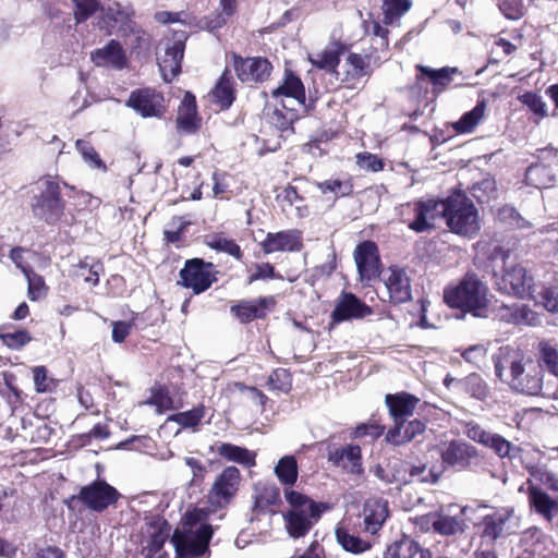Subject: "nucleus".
Here are the masks:
<instances>
[{
  "label": "nucleus",
  "instance_id": "6e6552de",
  "mask_svg": "<svg viewBox=\"0 0 558 558\" xmlns=\"http://www.w3.org/2000/svg\"><path fill=\"white\" fill-rule=\"evenodd\" d=\"M496 286L499 291L521 299L536 296L537 284L526 269L520 265L506 269L504 275L497 279Z\"/></svg>",
  "mask_w": 558,
  "mask_h": 558
},
{
  "label": "nucleus",
  "instance_id": "8fccbe9b",
  "mask_svg": "<svg viewBox=\"0 0 558 558\" xmlns=\"http://www.w3.org/2000/svg\"><path fill=\"white\" fill-rule=\"evenodd\" d=\"M411 5L410 0H383L384 23L392 24L407 13Z\"/></svg>",
  "mask_w": 558,
  "mask_h": 558
},
{
  "label": "nucleus",
  "instance_id": "a18cd8bd",
  "mask_svg": "<svg viewBox=\"0 0 558 558\" xmlns=\"http://www.w3.org/2000/svg\"><path fill=\"white\" fill-rule=\"evenodd\" d=\"M404 208L414 215V219L408 223L409 229L416 233H423L433 229V225L427 220V210L424 208L423 203L420 201L408 203Z\"/></svg>",
  "mask_w": 558,
  "mask_h": 558
},
{
  "label": "nucleus",
  "instance_id": "5701e85b",
  "mask_svg": "<svg viewBox=\"0 0 558 558\" xmlns=\"http://www.w3.org/2000/svg\"><path fill=\"white\" fill-rule=\"evenodd\" d=\"M329 461L350 474L361 475L364 471L361 448L357 445H348L330 452Z\"/></svg>",
  "mask_w": 558,
  "mask_h": 558
},
{
  "label": "nucleus",
  "instance_id": "ea45409f",
  "mask_svg": "<svg viewBox=\"0 0 558 558\" xmlns=\"http://www.w3.org/2000/svg\"><path fill=\"white\" fill-rule=\"evenodd\" d=\"M205 242L210 248L226 253L238 260H241L243 257L241 247L234 240L226 236L223 233L209 234L206 236Z\"/></svg>",
  "mask_w": 558,
  "mask_h": 558
},
{
  "label": "nucleus",
  "instance_id": "f3484780",
  "mask_svg": "<svg viewBox=\"0 0 558 558\" xmlns=\"http://www.w3.org/2000/svg\"><path fill=\"white\" fill-rule=\"evenodd\" d=\"M384 283L392 303L400 304L411 300L410 279L403 269L389 268L384 276Z\"/></svg>",
  "mask_w": 558,
  "mask_h": 558
},
{
  "label": "nucleus",
  "instance_id": "c9c22d12",
  "mask_svg": "<svg viewBox=\"0 0 558 558\" xmlns=\"http://www.w3.org/2000/svg\"><path fill=\"white\" fill-rule=\"evenodd\" d=\"M213 102L221 110L228 109L234 101V90L230 72L226 70L210 93Z\"/></svg>",
  "mask_w": 558,
  "mask_h": 558
},
{
  "label": "nucleus",
  "instance_id": "37998d69",
  "mask_svg": "<svg viewBox=\"0 0 558 558\" xmlns=\"http://www.w3.org/2000/svg\"><path fill=\"white\" fill-rule=\"evenodd\" d=\"M541 366L558 378V349L550 341L538 343Z\"/></svg>",
  "mask_w": 558,
  "mask_h": 558
},
{
  "label": "nucleus",
  "instance_id": "de8ad7c7",
  "mask_svg": "<svg viewBox=\"0 0 558 558\" xmlns=\"http://www.w3.org/2000/svg\"><path fill=\"white\" fill-rule=\"evenodd\" d=\"M317 187L324 194H332L333 198L349 196L353 192V184L350 180L330 179L318 182Z\"/></svg>",
  "mask_w": 558,
  "mask_h": 558
},
{
  "label": "nucleus",
  "instance_id": "0eeeda50",
  "mask_svg": "<svg viewBox=\"0 0 558 558\" xmlns=\"http://www.w3.org/2000/svg\"><path fill=\"white\" fill-rule=\"evenodd\" d=\"M242 483L241 472L236 466H226L217 474L207 500L214 510L226 509L235 498Z\"/></svg>",
  "mask_w": 558,
  "mask_h": 558
},
{
  "label": "nucleus",
  "instance_id": "4d7b16f0",
  "mask_svg": "<svg viewBox=\"0 0 558 558\" xmlns=\"http://www.w3.org/2000/svg\"><path fill=\"white\" fill-rule=\"evenodd\" d=\"M423 203L424 208L427 210L426 217L427 220L434 226V222L438 218H447V211L449 207V197L446 199H426V201H420Z\"/></svg>",
  "mask_w": 558,
  "mask_h": 558
},
{
  "label": "nucleus",
  "instance_id": "ddd939ff",
  "mask_svg": "<svg viewBox=\"0 0 558 558\" xmlns=\"http://www.w3.org/2000/svg\"><path fill=\"white\" fill-rule=\"evenodd\" d=\"M509 386L519 392L537 396L542 392V371L532 361L525 360L522 364V372L512 379Z\"/></svg>",
  "mask_w": 558,
  "mask_h": 558
},
{
  "label": "nucleus",
  "instance_id": "39448f33",
  "mask_svg": "<svg viewBox=\"0 0 558 558\" xmlns=\"http://www.w3.org/2000/svg\"><path fill=\"white\" fill-rule=\"evenodd\" d=\"M120 493L104 480H96L81 487L78 495L71 496L66 501L69 509L74 510L78 504L95 512H102L114 505Z\"/></svg>",
  "mask_w": 558,
  "mask_h": 558
},
{
  "label": "nucleus",
  "instance_id": "5fc2aeb1",
  "mask_svg": "<svg viewBox=\"0 0 558 558\" xmlns=\"http://www.w3.org/2000/svg\"><path fill=\"white\" fill-rule=\"evenodd\" d=\"M145 403L156 407V411L158 413H163L174 409V401L169 391L163 387L154 389L151 391V396Z\"/></svg>",
  "mask_w": 558,
  "mask_h": 558
},
{
  "label": "nucleus",
  "instance_id": "09e8293b",
  "mask_svg": "<svg viewBox=\"0 0 558 558\" xmlns=\"http://www.w3.org/2000/svg\"><path fill=\"white\" fill-rule=\"evenodd\" d=\"M281 105L286 112L276 108L269 116V120L278 130L288 131L292 129V124L298 119V114L295 108L290 107L284 100H282Z\"/></svg>",
  "mask_w": 558,
  "mask_h": 558
},
{
  "label": "nucleus",
  "instance_id": "393cba45",
  "mask_svg": "<svg viewBox=\"0 0 558 558\" xmlns=\"http://www.w3.org/2000/svg\"><path fill=\"white\" fill-rule=\"evenodd\" d=\"M364 527L371 534H376L388 518V502L379 498L367 499L363 507Z\"/></svg>",
  "mask_w": 558,
  "mask_h": 558
},
{
  "label": "nucleus",
  "instance_id": "a878e982",
  "mask_svg": "<svg viewBox=\"0 0 558 558\" xmlns=\"http://www.w3.org/2000/svg\"><path fill=\"white\" fill-rule=\"evenodd\" d=\"M271 96L276 99L286 97L288 105L296 104L305 106V90L302 81L292 72H287L281 85L271 90Z\"/></svg>",
  "mask_w": 558,
  "mask_h": 558
},
{
  "label": "nucleus",
  "instance_id": "9d476101",
  "mask_svg": "<svg viewBox=\"0 0 558 558\" xmlns=\"http://www.w3.org/2000/svg\"><path fill=\"white\" fill-rule=\"evenodd\" d=\"M126 105L144 118L160 117L163 112V96L151 88L133 90Z\"/></svg>",
  "mask_w": 558,
  "mask_h": 558
},
{
  "label": "nucleus",
  "instance_id": "a19ab883",
  "mask_svg": "<svg viewBox=\"0 0 558 558\" xmlns=\"http://www.w3.org/2000/svg\"><path fill=\"white\" fill-rule=\"evenodd\" d=\"M485 108V101H480L471 111L464 113L460 120L452 123L453 130L459 134L472 132L483 119Z\"/></svg>",
  "mask_w": 558,
  "mask_h": 558
},
{
  "label": "nucleus",
  "instance_id": "6e6d98bb",
  "mask_svg": "<svg viewBox=\"0 0 558 558\" xmlns=\"http://www.w3.org/2000/svg\"><path fill=\"white\" fill-rule=\"evenodd\" d=\"M76 276L84 279L85 282L96 286L99 282V274L102 271V265L98 262L89 263L88 258L81 260L77 265Z\"/></svg>",
  "mask_w": 558,
  "mask_h": 558
},
{
  "label": "nucleus",
  "instance_id": "f257e3e1",
  "mask_svg": "<svg viewBox=\"0 0 558 558\" xmlns=\"http://www.w3.org/2000/svg\"><path fill=\"white\" fill-rule=\"evenodd\" d=\"M445 302L453 308L470 312L475 317H486V287L474 274L465 277L453 288L445 290Z\"/></svg>",
  "mask_w": 558,
  "mask_h": 558
},
{
  "label": "nucleus",
  "instance_id": "603ef678",
  "mask_svg": "<svg viewBox=\"0 0 558 558\" xmlns=\"http://www.w3.org/2000/svg\"><path fill=\"white\" fill-rule=\"evenodd\" d=\"M310 61L318 69L333 72L339 64V52L336 49H326L311 56Z\"/></svg>",
  "mask_w": 558,
  "mask_h": 558
},
{
  "label": "nucleus",
  "instance_id": "49530a36",
  "mask_svg": "<svg viewBox=\"0 0 558 558\" xmlns=\"http://www.w3.org/2000/svg\"><path fill=\"white\" fill-rule=\"evenodd\" d=\"M336 536L341 547L349 553L361 554L371 548V544L368 542L349 533V531L342 527L336 530Z\"/></svg>",
  "mask_w": 558,
  "mask_h": 558
},
{
  "label": "nucleus",
  "instance_id": "20e7f679",
  "mask_svg": "<svg viewBox=\"0 0 558 558\" xmlns=\"http://www.w3.org/2000/svg\"><path fill=\"white\" fill-rule=\"evenodd\" d=\"M214 531L209 524H184L171 537L178 558H201L209 556V542Z\"/></svg>",
  "mask_w": 558,
  "mask_h": 558
},
{
  "label": "nucleus",
  "instance_id": "864d4df0",
  "mask_svg": "<svg viewBox=\"0 0 558 558\" xmlns=\"http://www.w3.org/2000/svg\"><path fill=\"white\" fill-rule=\"evenodd\" d=\"M76 149L82 155L85 162L89 165L90 168L99 169L101 171H106L107 167L105 162L101 160L99 154L95 150V148L86 141L77 140L75 143Z\"/></svg>",
  "mask_w": 558,
  "mask_h": 558
},
{
  "label": "nucleus",
  "instance_id": "bb28decb",
  "mask_svg": "<svg viewBox=\"0 0 558 558\" xmlns=\"http://www.w3.org/2000/svg\"><path fill=\"white\" fill-rule=\"evenodd\" d=\"M274 304L272 298H259L258 300L242 301L231 306V313L241 322L248 323L256 318H263L267 308Z\"/></svg>",
  "mask_w": 558,
  "mask_h": 558
},
{
  "label": "nucleus",
  "instance_id": "cd10ccee",
  "mask_svg": "<svg viewBox=\"0 0 558 558\" xmlns=\"http://www.w3.org/2000/svg\"><path fill=\"white\" fill-rule=\"evenodd\" d=\"M494 221L495 227L501 231L525 230L533 227L531 221L525 219L514 207L509 205L497 209Z\"/></svg>",
  "mask_w": 558,
  "mask_h": 558
},
{
  "label": "nucleus",
  "instance_id": "2eb2a0df",
  "mask_svg": "<svg viewBox=\"0 0 558 558\" xmlns=\"http://www.w3.org/2000/svg\"><path fill=\"white\" fill-rule=\"evenodd\" d=\"M234 68L238 77L242 82H263L269 75L272 69L270 62L264 58L234 57Z\"/></svg>",
  "mask_w": 558,
  "mask_h": 558
},
{
  "label": "nucleus",
  "instance_id": "6ab92c4d",
  "mask_svg": "<svg viewBox=\"0 0 558 558\" xmlns=\"http://www.w3.org/2000/svg\"><path fill=\"white\" fill-rule=\"evenodd\" d=\"M90 58L95 65L112 68L114 70H122L128 63L121 44L114 39L109 40L102 48L93 51Z\"/></svg>",
  "mask_w": 558,
  "mask_h": 558
},
{
  "label": "nucleus",
  "instance_id": "1a4fd4ad",
  "mask_svg": "<svg viewBox=\"0 0 558 558\" xmlns=\"http://www.w3.org/2000/svg\"><path fill=\"white\" fill-rule=\"evenodd\" d=\"M211 267L210 263L198 258L187 260L184 268L180 270L181 283L191 288L196 294L204 292L215 280Z\"/></svg>",
  "mask_w": 558,
  "mask_h": 558
},
{
  "label": "nucleus",
  "instance_id": "c03bdc74",
  "mask_svg": "<svg viewBox=\"0 0 558 558\" xmlns=\"http://www.w3.org/2000/svg\"><path fill=\"white\" fill-rule=\"evenodd\" d=\"M275 474L284 485H293L298 480V462L293 456L282 457L275 466Z\"/></svg>",
  "mask_w": 558,
  "mask_h": 558
},
{
  "label": "nucleus",
  "instance_id": "dca6fc26",
  "mask_svg": "<svg viewBox=\"0 0 558 558\" xmlns=\"http://www.w3.org/2000/svg\"><path fill=\"white\" fill-rule=\"evenodd\" d=\"M260 246L265 254L284 251L299 252L302 248L301 232L298 230L268 232Z\"/></svg>",
  "mask_w": 558,
  "mask_h": 558
},
{
  "label": "nucleus",
  "instance_id": "f704fd0d",
  "mask_svg": "<svg viewBox=\"0 0 558 558\" xmlns=\"http://www.w3.org/2000/svg\"><path fill=\"white\" fill-rule=\"evenodd\" d=\"M22 517V502L14 489L0 492V518L8 522H16Z\"/></svg>",
  "mask_w": 558,
  "mask_h": 558
},
{
  "label": "nucleus",
  "instance_id": "72a5a7b5",
  "mask_svg": "<svg viewBox=\"0 0 558 558\" xmlns=\"http://www.w3.org/2000/svg\"><path fill=\"white\" fill-rule=\"evenodd\" d=\"M215 451L228 461L236 462L248 468L255 465V453L246 448L229 442H218L215 447Z\"/></svg>",
  "mask_w": 558,
  "mask_h": 558
},
{
  "label": "nucleus",
  "instance_id": "052dcab7",
  "mask_svg": "<svg viewBox=\"0 0 558 558\" xmlns=\"http://www.w3.org/2000/svg\"><path fill=\"white\" fill-rule=\"evenodd\" d=\"M500 12L509 20H520L525 13L523 0H496Z\"/></svg>",
  "mask_w": 558,
  "mask_h": 558
},
{
  "label": "nucleus",
  "instance_id": "bf43d9fd",
  "mask_svg": "<svg viewBox=\"0 0 558 558\" xmlns=\"http://www.w3.org/2000/svg\"><path fill=\"white\" fill-rule=\"evenodd\" d=\"M441 472V470H437L436 468L427 470L425 464L409 466L410 482L417 480L421 483H436Z\"/></svg>",
  "mask_w": 558,
  "mask_h": 558
},
{
  "label": "nucleus",
  "instance_id": "4468645a",
  "mask_svg": "<svg viewBox=\"0 0 558 558\" xmlns=\"http://www.w3.org/2000/svg\"><path fill=\"white\" fill-rule=\"evenodd\" d=\"M485 508L486 506H478L477 508L465 506L459 510V514L438 513L436 533L446 536L463 533L466 527L465 521H473L474 524H477L473 514L476 510Z\"/></svg>",
  "mask_w": 558,
  "mask_h": 558
},
{
  "label": "nucleus",
  "instance_id": "4be33fe9",
  "mask_svg": "<svg viewBox=\"0 0 558 558\" xmlns=\"http://www.w3.org/2000/svg\"><path fill=\"white\" fill-rule=\"evenodd\" d=\"M444 466H465L470 459L475 454L473 447L468 444L453 440L449 444H444L438 448Z\"/></svg>",
  "mask_w": 558,
  "mask_h": 558
},
{
  "label": "nucleus",
  "instance_id": "aec40b11",
  "mask_svg": "<svg viewBox=\"0 0 558 558\" xmlns=\"http://www.w3.org/2000/svg\"><path fill=\"white\" fill-rule=\"evenodd\" d=\"M373 313L372 308L352 293H344L337 303L331 317L340 323L352 318H363Z\"/></svg>",
  "mask_w": 558,
  "mask_h": 558
},
{
  "label": "nucleus",
  "instance_id": "c756f323",
  "mask_svg": "<svg viewBox=\"0 0 558 558\" xmlns=\"http://www.w3.org/2000/svg\"><path fill=\"white\" fill-rule=\"evenodd\" d=\"M177 126L187 134L194 133L199 128L195 97L190 93L185 94L179 107Z\"/></svg>",
  "mask_w": 558,
  "mask_h": 558
},
{
  "label": "nucleus",
  "instance_id": "338daca9",
  "mask_svg": "<svg viewBox=\"0 0 558 558\" xmlns=\"http://www.w3.org/2000/svg\"><path fill=\"white\" fill-rule=\"evenodd\" d=\"M162 525H166V522L158 520L156 521V525L149 527L148 547L150 551H158L167 538L168 533L163 532Z\"/></svg>",
  "mask_w": 558,
  "mask_h": 558
},
{
  "label": "nucleus",
  "instance_id": "13d9d810",
  "mask_svg": "<svg viewBox=\"0 0 558 558\" xmlns=\"http://www.w3.org/2000/svg\"><path fill=\"white\" fill-rule=\"evenodd\" d=\"M134 15V10L129 3L114 1L107 9L106 16L116 23H126Z\"/></svg>",
  "mask_w": 558,
  "mask_h": 558
},
{
  "label": "nucleus",
  "instance_id": "7ed1b4c3",
  "mask_svg": "<svg viewBox=\"0 0 558 558\" xmlns=\"http://www.w3.org/2000/svg\"><path fill=\"white\" fill-rule=\"evenodd\" d=\"M37 191L32 203L34 217L47 225H56L65 211V202L61 197L60 181L54 177H45L39 180Z\"/></svg>",
  "mask_w": 558,
  "mask_h": 558
},
{
  "label": "nucleus",
  "instance_id": "4c0bfd02",
  "mask_svg": "<svg viewBox=\"0 0 558 558\" xmlns=\"http://www.w3.org/2000/svg\"><path fill=\"white\" fill-rule=\"evenodd\" d=\"M416 70L421 73L417 75V80H422L426 76L429 82L433 84L434 92H442L451 82V75L457 72L456 68H441L439 70H434L426 65L417 64Z\"/></svg>",
  "mask_w": 558,
  "mask_h": 558
},
{
  "label": "nucleus",
  "instance_id": "423d86ee",
  "mask_svg": "<svg viewBox=\"0 0 558 558\" xmlns=\"http://www.w3.org/2000/svg\"><path fill=\"white\" fill-rule=\"evenodd\" d=\"M447 225L451 231L472 236L480 230L478 215L473 203L462 193L449 196Z\"/></svg>",
  "mask_w": 558,
  "mask_h": 558
},
{
  "label": "nucleus",
  "instance_id": "7c9ffc66",
  "mask_svg": "<svg viewBox=\"0 0 558 558\" xmlns=\"http://www.w3.org/2000/svg\"><path fill=\"white\" fill-rule=\"evenodd\" d=\"M529 502L531 507L547 521L558 514V500L551 498L546 492L536 486L529 487Z\"/></svg>",
  "mask_w": 558,
  "mask_h": 558
},
{
  "label": "nucleus",
  "instance_id": "0e129e2a",
  "mask_svg": "<svg viewBox=\"0 0 558 558\" xmlns=\"http://www.w3.org/2000/svg\"><path fill=\"white\" fill-rule=\"evenodd\" d=\"M0 338L8 348L13 350L23 348L32 340L31 335L26 330L2 333Z\"/></svg>",
  "mask_w": 558,
  "mask_h": 558
},
{
  "label": "nucleus",
  "instance_id": "2f4dec72",
  "mask_svg": "<svg viewBox=\"0 0 558 558\" xmlns=\"http://www.w3.org/2000/svg\"><path fill=\"white\" fill-rule=\"evenodd\" d=\"M344 69V81L347 82L369 77L373 72V68L371 66V57L350 52L347 56Z\"/></svg>",
  "mask_w": 558,
  "mask_h": 558
},
{
  "label": "nucleus",
  "instance_id": "9b49d317",
  "mask_svg": "<svg viewBox=\"0 0 558 558\" xmlns=\"http://www.w3.org/2000/svg\"><path fill=\"white\" fill-rule=\"evenodd\" d=\"M525 360L523 353L519 350L510 347L500 348L494 356L496 376L509 385L519 372H522V364Z\"/></svg>",
  "mask_w": 558,
  "mask_h": 558
},
{
  "label": "nucleus",
  "instance_id": "f03ea898",
  "mask_svg": "<svg viewBox=\"0 0 558 558\" xmlns=\"http://www.w3.org/2000/svg\"><path fill=\"white\" fill-rule=\"evenodd\" d=\"M284 497L291 509L283 514L288 534L293 538L304 536L322 514L319 506L307 496L284 489Z\"/></svg>",
  "mask_w": 558,
  "mask_h": 558
},
{
  "label": "nucleus",
  "instance_id": "a211bd4d",
  "mask_svg": "<svg viewBox=\"0 0 558 558\" xmlns=\"http://www.w3.org/2000/svg\"><path fill=\"white\" fill-rule=\"evenodd\" d=\"M372 472L385 484L400 487L410 483L409 465L399 458H391L385 464L375 465Z\"/></svg>",
  "mask_w": 558,
  "mask_h": 558
},
{
  "label": "nucleus",
  "instance_id": "f8f14e48",
  "mask_svg": "<svg viewBox=\"0 0 558 558\" xmlns=\"http://www.w3.org/2000/svg\"><path fill=\"white\" fill-rule=\"evenodd\" d=\"M354 260L362 279L371 280L378 275L379 254L376 243L364 241L354 250Z\"/></svg>",
  "mask_w": 558,
  "mask_h": 558
},
{
  "label": "nucleus",
  "instance_id": "b1692460",
  "mask_svg": "<svg viewBox=\"0 0 558 558\" xmlns=\"http://www.w3.org/2000/svg\"><path fill=\"white\" fill-rule=\"evenodd\" d=\"M418 402V398L408 392L386 396V404L395 424H398L412 416Z\"/></svg>",
  "mask_w": 558,
  "mask_h": 558
},
{
  "label": "nucleus",
  "instance_id": "58836bf2",
  "mask_svg": "<svg viewBox=\"0 0 558 558\" xmlns=\"http://www.w3.org/2000/svg\"><path fill=\"white\" fill-rule=\"evenodd\" d=\"M525 180L535 187H549L556 182V173L549 166L532 165L525 171Z\"/></svg>",
  "mask_w": 558,
  "mask_h": 558
},
{
  "label": "nucleus",
  "instance_id": "774afa93",
  "mask_svg": "<svg viewBox=\"0 0 558 558\" xmlns=\"http://www.w3.org/2000/svg\"><path fill=\"white\" fill-rule=\"evenodd\" d=\"M28 282V298L31 301H37L45 295V282L44 279L36 275L33 270L25 275Z\"/></svg>",
  "mask_w": 558,
  "mask_h": 558
},
{
  "label": "nucleus",
  "instance_id": "e2e57ef3",
  "mask_svg": "<svg viewBox=\"0 0 558 558\" xmlns=\"http://www.w3.org/2000/svg\"><path fill=\"white\" fill-rule=\"evenodd\" d=\"M75 5L74 16L77 23L89 19L98 9L97 0H71Z\"/></svg>",
  "mask_w": 558,
  "mask_h": 558
},
{
  "label": "nucleus",
  "instance_id": "680f3d73",
  "mask_svg": "<svg viewBox=\"0 0 558 558\" xmlns=\"http://www.w3.org/2000/svg\"><path fill=\"white\" fill-rule=\"evenodd\" d=\"M291 375L287 369L277 368L270 374L268 378V386L272 390L289 392L291 389Z\"/></svg>",
  "mask_w": 558,
  "mask_h": 558
},
{
  "label": "nucleus",
  "instance_id": "c85d7f7f",
  "mask_svg": "<svg viewBox=\"0 0 558 558\" xmlns=\"http://www.w3.org/2000/svg\"><path fill=\"white\" fill-rule=\"evenodd\" d=\"M425 430V424L420 420L408 421L404 420L398 424H395L393 428L389 429L386 439L388 442L400 446L411 441L417 435Z\"/></svg>",
  "mask_w": 558,
  "mask_h": 558
},
{
  "label": "nucleus",
  "instance_id": "79ce46f5",
  "mask_svg": "<svg viewBox=\"0 0 558 558\" xmlns=\"http://www.w3.org/2000/svg\"><path fill=\"white\" fill-rule=\"evenodd\" d=\"M536 296H531L536 304H541L548 312L558 313V282L550 286H536Z\"/></svg>",
  "mask_w": 558,
  "mask_h": 558
},
{
  "label": "nucleus",
  "instance_id": "e433bc0d",
  "mask_svg": "<svg viewBox=\"0 0 558 558\" xmlns=\"http://www.w3.org/2000/svg\"><path fill=\"white\" fill-rule=\"evenodd\" d=\"M279 489L275 485L257 484L255 485V496L253 512L255 514L266 513L270 506L279 500ZM270 512H272L270 510Z\"/></svg>",
  "mask_w": 558,
  "mask_h": 558
},
{
  "label": "nucleus",
  "instance_id": "412c9836",
  "mask_svg": "<svg viewBox=\"0 0 558 558\" xmlns=\"http://www.w3.org/2000/svg\"><path fill=\"white\" fill-rule=\"evenodd\" d=\"M184 48V43L181 39L166 45L165 56L158 63L161 75L166 82H171L181 72Z\"/></svg>",
  "mask_w": 558,
  "mask_h": 558
},
{
  "label": "nucleus",
  "instance_id": "69168bd1",
  "mask_svg": "<svg viewBox=\"0 0 558 558\" xmlns=\"http://www.w3.org/2000/svg\"><path fill=\"white\" fill-rule=\"evenodd\" d=\"M520 100L538 118L546 117V104L543 101L539 95L535 93H525L520 97Z\"/></svg>",
  "mask_w": 558,
  "mask_h": 558
},
{
  "label": "nucleus",
  "instance_id": "473e14b6",
  "mask_svg": "<svg viewBox=\"0 0 558 558\" xmlns=\"http://www.w3.org/2000/svg\"><path fill=\"white\" fill-rule=\"evenodd\" d=\"M385 558H429V553L413 539L402 538L387 548Z\"/></svg>",
  "mask_w": 558,
  "mask_h": 558
},
{
  "label": "nucleus",
  "instance_id": "3c124183",
  "mask_svg": "<svg viewBox=\"0 0 558 558\" xmlns=\"http://www.w3.org/2000/svg\"><path fill=\"white\" fill-rule=\"evenodd\" d=\"M204 416L205 408L203 405H198L192 410L172 414L168 420L184 428H194L201 423Z\"/></svg>",
  "mask_w": 558,
  "mask_h": 558
}]
</instances>
